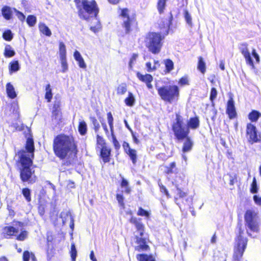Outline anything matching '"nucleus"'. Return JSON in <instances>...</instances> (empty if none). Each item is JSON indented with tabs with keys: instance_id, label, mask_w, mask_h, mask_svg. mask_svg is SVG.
<instances>
[{
	"instance_id": "6e6552de",
	"label": "nucleus",
	"mask_w": 261,
	"mask_h": 261,
	"mask_svg": "<svg viewBox=\"0 0 261 261\" xmlns=\"http://www.w3.org/2000/svg\"><path fill=\"white\" fill-rule=\"evenodd\" d=\"M257 213L254 210H249L246 212V222L251 231L257 232L258 225L257 222Z\"/></svg>"
},
{
	"instance_id": "3c124183",
	"label": "nucleus",
	"mask_w": 261,
	"mask_h": 261,
	"mask_svg": "<svg viewBox=\"0 0 261 261\" xmlns=\"http://www.w3.org/2000/svg\"><path fill=\"white\" fill-rule=\"evenodd\" d=\"M138 57V55L137 54H133L129 60L128 66L129 69H132L133 66L136 62L137 59Z\"/></svg>"
},
{
	"instance_id": "37998d69",
	"label": "nucleus",
	"mask_w": 261,
	"mask_h": 261,
	"mask_svg": "<svg viewBox=\"0 0 261 261\" xmlns=\"http://www.w3.org/2000/svg\"><path fill=\"white\" fill-rule=\"evenodd\" d=\"M184 17L187 23L190 27H192V17L188 11L186 10L184 11Z\"/></svg>"
},
{
	"instance_id": "e2e57ef3",
	"label": "nucleus",
	"mask_w": 261,
	"mask_h": 261,
	"mask_svg": "<svg viewBox=\"0 0 261 261\" xmlns=\"http://www.w3.org/2000/svg\"><path fill=\"white\" fill-rule=\"evenodd\" d=\"M31 256V253L28 251H24L23 253V261H29L30 258Z\"/></svg>"
},
{
	"instance_id": "774afa93",
	"label": "nucleus",
	"mask_w": 261,
	"mask_h": 261,
	"mask_svg": "<svg viewBox=\"0 0 261 261\" xmlns=\"http://www.w3.org/2000/svg\"><path fill=\"white\" fill-rule=\"evenodd\" d=\"M123 147L125 153L132 150V149L130 147L128 143L124 142L123 144Z\"/></svg>"
},
{
	"instance_id": "1a4fd4ad",
	"label": "nucleus",
	"mask_w": 261,
	"mask_h": 261,
	"mask_svg": "<svg viewBox=\"0 0 261 261\" xmlns=\"http://www.w3.org/2000/svg\"><path fill=\"white\" fill-rule=\"evenodd\" d=\"M260 61V58L258 54L256 53L255 49H252L251 53H250L246 49V61L247 64L249 65L251 69L253 70L255 74H258V71L256 69L254 64L258 63Z\"/></svg>"
},
{
	"instance_id": "f8f14e48",
	"label": "nucleus",
	"mask_w": 261,
	"mask_h": 261,
	"mask_svg": "<svg viewBox=\"0 0 261 261\" xmlns=\"http://www.w3.org/2000/svg\"><path fill=\"white\" fill-rule=\"evenodd\" d=\"M128 10L126 8L121 10V16L123 19L122 27L125 29V33H128L130 32V26L133 19L130 18L128 14Z\"/></svg>"
},
{
	"instance_id": "393cba45",
	"label": "nucleus",
	"mask_w": 261,
	"mask_h": 261,
	"mask_svg": "<svg viewBox=\"0 0 261 261\" xmlns=\"http://www.w3.org/2000/svg\"><path fill=\"white\" fill-rule=\"evenodd\" d=\"M17 230L13 226L5 227L4 229V233L5 237L8 238V236H13L15 233L17 232Z\"/></svg>"
},
{
	"instance_id": "4be33fe9",
	"label": "nucleus",
	"mask_w": 261,
	"mask_h": 261,
	"mask_svg": "<svg viewBox=\"0 0 261 261\" xmlns=\"http://www.w3.org/2000/svg\"><path fill=\"white\" fill-rule=\"evenodd\" d=\"M6 92L8 96L11 99H14L17 96L14 88L10 83H8L6 85Z\"/></svg>"
},
{
	"instance_id": "4468645a",
	"label": "nucleus",
	"mask_w": 261,
	"mask_h": 261,
	"mask_svg": "<svg viewBox=\"0 0 261 261\" xmlns=\"http://www.w3.org/2000/svg\"><path fill=\"white\" fill-rule=\"evenodd\" d=\"M100 156L102 158L103 162L108 163L110 162V156L111 154V149L106 147H103L100 149Z\"/></svg>"
},
{
	"instance_id": "0eeeda50",
	"label": "nucleus",
	"mask_w": 261,
	"mask_h": 261,
	"mask_svg": "<svg viewBox=\"0 0 261 261\" xmlns=\"http://www.w3.org/2000/svg\"><path fill=\"white\" fill-rule=\"evenodd\" d=\"M158 92L164 101L172 103L179 96V89L176 85L163 86L158 89Z\"/></svg>"
},
{
	"instance_id": "7c9ffc66",
	"label": "nucleus",
	"mask_w": 261,
	"mask_h": 261,
	"mask_svg": "<svg viewBox=\"0 0 261 261\" xmlns=\"http://www.w3.org/2000/svg\"><path fill=\"white\" fill-rule=\"evenodd\" d=\"M261 116V113L259 112L253 110L248 115L249 119L252 122H256L258 118Z\"/></svg>"
},
{
	"instance_id": "5701e85b",
	"label": "nucleus",
	"mask_w": 261,
	"mask_h": 261,
	"mask_svg": "<svg viewBox=\"0 0 261 261\" xmlns=\"http://www.w3.org/2000/svg\"><path fill=\"white\" fill-rule=\"evenodd\" d=\"M137 77L142 82L145 84L147 83H151L153 81V77L151 74H146L145 75L142 74L140 72L137 73Z\"/></svg>"
},
{
	"instance_id": "864d4df0",
	"label": "nucleus",
	"mask_w": 261,
	"mask_h": 261,
	"mask_svg": "<svg viewBox=\"0 0 261 261\" xmlns=\"http://www.w3.org/2000/svg\"><path fill=\"white\" fill-rule=\"evenodd\" d=\"M111 133L112 139V142H113L114 146L116 150H118L120 147L119 143L117 141L116 137H115V136L114 135V132H113V133Z\"/></svg>"
},
{
	"instance_id": "aec40b11",
	"label": "nucleus",
	"mask_w": 261,
	"mask_h": 261,
	"mask_svg": "<svg viewBox=\"0 0 261 261\" xmlns=\"http://www.w3.org/2000/svg\"><path fill=\"white\" fill-rule=\"evenodd\" d=\"M138 261H156L154 257L152 254H138L136 255Z\"/></svg>"
},
{
	"instance_id": "c03bdc74",
	"label": "nucleus",
	"mask_w": 261,
	"mask_h": 261,
	"mask_svg": "<svg viewBox=\"0 0 261 261\" xmlns=\"http://www.w3.org/2000/svg\"><path fill=\"white\" fill-rule=\"evenodd\" d=\"M37 18L34 15H29L27 18V22L30 27H33L36 23Z\"/></svg>"
},
{
	"instance_id": "f3484780",
	"label": "nucleus",
	"mask_w": 261,
	"mask_h": 261,
	"mask_svg": "<svg viewBox=\"0 0 261 261\" xmlns=\"http://www.w3.org/2000/svg\"><path fill=\"white\" fill-rule=\"evenodd\" d=\"M164 172L167 174H175L178 171L175 162H173L164 166Z\"/></svg>"
},
{
	"instance_id": "5fc2aeb1",
	"label": "nucleus",
	"mask_w": 261,
	"mask_h": 261,
	"mask_svg": "<svg viewBox=\"0 0 261 261\" xmlns=\"http://www.w3.org/2000/svg\"><path fill=\"white\" fill-rule=\"evenodd\" d=\"M96 20V25L95 26H91L90 27V30L93 32L94 33L98 32L101 29V24L99 21H98L97 19Z\"/></svg>"
},
{
	"instance_id": "bb28decb",
	"label": "nucleus",
	"mask_w": 261,
	"mask_h": 261,
	"mask_svg": "<svg viewBox=\"0 0 261 261\" xmlns=\"http://www.w3.org/2000/svg\"><path fill=\"white\" fill-rule=\"evenodd\" d=\"M224 179L225 181H228L230 186H233L234 184L237 181L236 174L234 173L225 175L224 177Z\"/></svg>"
},
{
	"instance_id": "052dcab7",
	"label": "nucleus",
	"mask_w": 261,
	"mask_h": 261,
	"mask_svg": "<svg viewBox=\"0 0 261 261\" xmlns=\"http://www.w3.org/2000/svg\"><path fill=\"white\" fill-rule=\"evenodd\" d=\"M146 67L147 68V70L148 72H152L156 69V66L155 65H153V66H151V63L150 62H147L146 63Z\"/></svg>"
},
{
	"instance_id": "79ce46f5",
	"label": "nucleus",
	"mask_w": 261,
	"mask_h": 261,
	"mask_svg": "<svg viewBox=\"0 0 261 261\" xmlns=\"http://www.w3.org/2000/svg\"><path fill=\"white\" fill-rule=\"evenodd\" d=\"M61 67H62V72L63 73L66 72L68 69V65L67 62V59L66 58H60Z\"/></svg>"
},
{
	"instance_id": "9b49d317",
	"label": "nucleus",
	"mask_w": 261,
	"mask_h": 261,
	"mask_svg": "<svg viewBox=\"0 0 261 261\" xmlns=\"http://www.w3.org/2000/svg\"><path fill=\"white\" fill-rule=\"evenodd\" d=\"M136 240L137 245L135 247V250L141 252L149 250V246L147 244V238L144 236H136Z\"/></svg>"
},
{
	"instance_id": "f03ea898",
	"label": "nucleus",
	"mask_w": 261,
	"mask_h": 261,
	"mask_svg": "<svg viewBox=\"0 0 261 261\" xmlns=\"http://www.w3.org/2000/svg\"><path fill=\"white\" fill-rule=\"evenodd\" d=\"M53 150L55 155L61 160L73 154L75 156L76 145L72 137L59 135L54 139Z\"/></svg>"
},
{
	"instance_id": "2eb2a0df",
	"label": "nucleus",
	"mask_w": 261,
	"mask_h": 261,
	"mask_svg": "<svg viewBox=\"0 0 261 261\" xmlns=\"http://www.w3.org/2000/svg\"><path fill=\"white\" fill-rule=\"evenodd\" d=\"M73 57L75 61L77 62L78 65L80 68L83 69L86 68V64L85 63L83 58L79 51L75 50L74 52Z\"/></svg>"
},
{
	"instance_id": "c9c22d12",
	"label": "nucleus",
	"mask_w": 261,
	"mask_h": 261,
	"mask_svg": "<svg viewBox=\"0 0 261 261\" xmlns=\"http://www.w3.org/2000/svg\"><path fill=\"white\" fill-rule=\"evenodd\" d=\"M59 56L60 58L66 57V46L63 42L59 43Z\"/></svg>"
},
{
	"instance_id": "680f3d73",
	"label": "nucleus",
	"mask_w": 261,
	"mask_h": 261,
	"mask_svg": "<svg viewBox=\"0 0 261 261\" xmlns=\"http://www.w3.org/2000/svg\"><path fill=\"white\" fill-rule=\"evenodd\" d=\"M13 10L16 12V15L19 20L23 21L25 19V16L22 13L17 10L15 8H13Z\"/></svg>"
},
{
	"instance_id": "f704fd0d",
	"label": "nucleus",
	"mask_w": 261,
	"mask_h": 261,
	"mask_svg": "<svg viewBox=\"0 0 261 261\" xmlns=\"http://www.w3.org/2000/svg\"><path fill=\"white\" fill-rule=\"evenodd\" d=\"M45 91V98L47 99V102H50L53 97L52 90L50 84H48L46 86Z\"/></svg>"
},
{
	"instance_id": "13d9d810",
	"label": "nucleus",
	"mask_w": 261,
	"mask_h": 261,
	"mask_svg": "<svg viewBox=\"0 0 261 261\" xmlns=\"http://www.w3.org/2000/svg\"><path fill=\"white\" fill-rule=\"evenodd\" d=\"M28 236V232L25 230L22 231L20 233L17 237V240L19 241L24 240Z\"/></svg>"
},
{
	"instance_id": "0e129e2a",
	"label": "nucleus",
	"mask_w": 261,
	"mask_h": 261,
	"mask_svg": "<svg viewBox=\"0 0 261 261\" xmlns=\"http://www.w3.org/2000/svg\"><path fill=\"white\" fill-rule=\"evenodd\" d=\"M253 199L256 205H261V197L255 195L253 197Z\"/></svg>"
},
{
	"instance_id": "338daca9",
	"label": "nucleus",
	"mask_w": 261,
	"mask_h": 261,
	"mask_svg": "<svg viewBox=\"0 0 261 261\" xmlns=\"http://www.w3.org/2000/svg\"><path fill=\"white\" fill-rule=\"evenodd\" d=\"M179 83L182 85H188V79L187 77H186V76L182 77L180 79V80L179 81Z\"/></svg>"
},
{
	"instance_id": "b1692460",
	"label": "nucleus",
	"mask_w": 261,
	"mask_h": 261,
	"mask_svg": "<svg viewBox=\"0 0 261 261\" xmlns=\"http://www.w3.org/2000/svg\"><path fill=\"white\" fill-rule=\"evenodd\" d=\"M39 31L46 36L50 37L51 32L49 28L44 23H40L39 25Z\"/></svg>"
},
{
	"instance_id": "6ab92c4d",
	"label": "nucleus",
	"mask_w": 261,
	"mask_h": 261,
	"mask_svg": "<svg viewBox=\"0 0 261 261\" xmlns=\"http://www.w3.org/2000/svg\"><path fill=\"white\" fill-rule=\"evenodd\" d=\"M13 10L9 6H5L2 9V13L3 17L7 20H10L12 18Z\"/></svg>"
},
{
	"instance_id": "de8ad7c7",
	"label": "nucleus",
	"mask_w": 261,
	"mask_h": 261,
	"mask_svg": "<svg viewBox=\"0 0 261 261\" xmlns=\"http://www.w3.org/2000/svg\"><path fill=\"white\" fill-rule=\"evenodd\" d=\"M13 34L11 30L5 31L3 34V38L7 41H11L13 39Z\"/></svg>"
},
{
	"instance_id": "a211bd4d",
	"label": "nucleus",
	"mask_w": 261,
	"mask_h": 261,
	"mask_svg": "<svg viewBox=\"0 0 261 261\" xmlns=\"http://www.w3.org/2000/svg\"><path fill=\"white\" fill-rule=\"evenodd\" d=\"M61 217L62 219V221L64 224L66 223L67 219L69 218L70 220V227L71 229H73L74 227L73 219L71 216V215L69 212H62L60 214Z\"/></svg>"
},
{
	"instance_id": "dca6fc26",
	"label": "nucleus",
	"mask_w": 261,
	"mask_h": 261,
	"mask_svg": "<svg viewBox=\"0 0 261 261\" xmlns=\"http://www.w3.org/2000/svg\"><path fill=\"white\" fill-rule=\"evenodd\" d=\"M185 141L184 143L182 149V151L184 153L190 151L192 150L193 146V142L189 136H187L185 138Z\"/></svg>"
},
{
	"instance_id": "4d7b16f0",
	"label": "nucleus",
	"mask_w": 261,
	"mask_h": 261,
	"mask_svg": "<svg viewBox=\"0 0 261 261\" xmlns=\"http://www.w3.org/2000/svg\"><path fill=\"white\" fill-rule=\"evenodd\" d=\"M137 214L139 216H145L146 217H148L150 215L148 212L144 210L142 207H140L139 208Z\"/></svg>"
},
{
	"instance_id": "a18cd8bd",
	"label": "nucleus",
	"mask_w": 261,
	"mask_h": 261,
	"mask_svg": "<svg viewBox=\"0 0 261 261\" xmlns=\"http://www.w3.org/2000/svg\"><path fill=\"white\" fill-rule=\"evenodd\" d=\"M97 147L99 149L106 146L105 140L98 135H97Z\"/></svg>"
},
{
	"instance_id": "8fccbe9b",
	"label": "nucleus",
	"mask_w": 261,
	"mask_h": 261,
	"mask_svg": "<svg viewBox=\"0 0 261 261\" xmlns=\"http://www.w3.org/2000/svg\"><path fill=\"white\" fill-rule=\"evenodd\" d=\"M135 225L139 232V236H144V226L142 222L139 220Z\"/></svg>"
},
{
	"instance_id": "a19ab883",
	"label": "nucleus",
	"mask_w": 261,
	"mask_h": 261,
	"mask_svg": "<svg viewBox=\"0 0 261 261\" xmlns=\"http://www.w3.org/2000/svg\"><path fill=\"white\" fill-rule=\"evenodd\" d=\"M107 119H108V122L109 124V125L110 128L111 133H112L114 132V125H113V117L111 113V112H109L107 113Z\"/></svg>"
},
{
	"instance_id": "72a5a7b5",
	"label": "nucleus",
	"mask_w": 261,
	"mask_h": 261,
	"mask_svg": "<svg viewBox=\"0 0 261 261\" xmlns=\"http://www.w3.org/2000/svg\"><path fill=\"white\" fill-rule=\"evenodd\" d=\"M78 129L81 135H85L87 133V126L84 121H82L79 122Z\"/></svg>"
},
{
	"instance_id": "423d86ee",
	"label": "nucleus",
	"mask_w": 261,
	"mask_h": 261,
	"mask_svg": "<svg viewBox=\"0 0 261 261\" xmlns=\"http://www.w3.org/2000/svg\"><path fill=\"white\" fill-rule=\"evenodd\" d=\"M163 39L160 33L154 32L148 33L146 38L145 43L149 51L153 54H159L162 46Z\"/></svg>"
},
{
	"instance_id": "58836bf2",
	"label": "nucleus",
	"mask_w": 261,
	"mask_h": 261,
	"mask_svg": "<svg viewBox=\"0 0 261 261\" xmlns=\"http://www.w3.org/2000/svg\"><path fill=\"white\" fill-rule=\"evenodd\" d=\"M167 1V0H158L157 7L160 14H162L164 12Z\"/></svg>"
},
{
	"instance_id": "c85d7f7f",
	"label": "nucleus",
	"mask_w": 261,
	"mask_h": 261,
	"mask_svg": "<svg viewBox=\"0 0 261 261\" xmlns=\"http://www.w3.org/2000/svg\"><path fill=\"white\" fill-rule=\"evenodd\" d=\"M164 63L165 66V71L166 73H170L174 68V63L170 59H166L164 60Z\"/></svg>"
},
{
	"instance_id": "473e14b6",
	"label": "nucleus",
	"mask_w": 261,
	"mask_h": 261,
	"mask_svg": "<svg viewBox=\"0 0 261 261\" xmlns=\"http://www.w3.org/2000/svg\"><path fill=\"white\" fill-rule=\"evenodd\" d=\"M15 54V51L12 49V47L7 45L5 46L4 55L7 58H11Z\"/></svg>"
},
{
	"instance_id": "9d476101",
	"label": "nucleus",
	"mask_w": 261,
	"mask_h": 261,
	"mask_svg": "<svg viewBox=\"0 0 261 261\" xmlns=\"http://www.w3.org/2000/svg\"><path fill=\"white\" fill-rule=\"evenodd\" d=\"M246 134L248 141L250 143L253 144L259 141L260 139L257 135L256 128L254 125L251 123L247 124Z\"/></svg>"
},
{
	"instance_id": "412c9836",
	"label": "nucleus",
	"mask_w": 261,
	"mask_h": 261,
	"mask_svg": "<svg viewBox=\"0 0 261 261\" xmlns=\"http://www.w3.org/2000/svg\"><path fill=\"white\" fill-rule=\"evenodd\" d=\"M187 125L189 129H196L199 126V120L197 117L190 118Z\"/></svg>"
},
{
	"instance_id": "ea45409f",
	"label": "nucleus",
	"mask_w": 261,
	"mask_h": 261,
	"mask_svg": "<svg viewBox=\"0 0 261 261\" xmlns=\"http://www.w3.org/2000/svg\"><path fill=\"white\" fill-rule=\"evenodd\" d=\"M22 194L28 202L31 201V190L28 188H23L22 190Z\"/></svg>"
},
{
	"instance_id": "603ef678",
	"label": "nucleus",
	"mask_w": 261,
	"mask_h": 261,
	"mask_svg": "<svg viewBox=\"0 0 261 261\" xmlns=\"http://www.w3.org/2000/svg\"><path fill=\"white\" fill-rule=\"evenodd\" d=\"M90 119L94 126L95 132H97L100 128V125L98 121L94 117H90Z\"/></svg>"
},
{
	"instance_id": "bf43d9fd",
	"label": "nucleus",
	"mask_w": 261,
	"mask_h": 261,
	"mask_svg": "<svg viewBox=\"0 0 261 261\" xmlns=\"http://www.w3.org/2000/svg\"><path fill=\"white\" fill-rule=\"evenodd\" d=\"M159 186H160V191L162 193H164L168 198H170V195L168 192V191L167 190V189H166V188L163 186V185H162L161 184H159Z\"/></svg>"
},
{
	"instance_id": "7ed1b4c3",
	"label": "nucleus",
	"mask_w": 261,
	"mask_h": 261,
	"mask_svg": "<svg viewBox=\"0 0 261 261\" xmlns=\"http://www.w3.org/2000/svg\"><path fill=\"white\" fill-rule=\"evenodd\" d=\"M245 221V211L242 208H239L238 211V224L236 228L237 238L236 246L234 249V261H240L245 250V240L244 239V229L243 226Z\"/></svg>"
},
{
	"instance_id": "20e7f679",
	"label": "nucleus",
	"mask_w": 261,
	"mask_h": 261,
	"mask_svg": "<svg viewBox=\"0 0 261 261\" xmlns=\"http://www.w3.org/2000/svg\"><path fill=\"white\" fill-rule=\"evenodd\" d=\"M74 2L81 18L88 20L90 17H94L97 20L99 8L95 1L75 0Z\"/></svg>"
},
{
	"instance_id": "4c0bfd02",
	"label": "nucleus",
	"mask_w": 261,
	"mask_h": 261,
	"mask_svg": "<svg viewBox=\"0 0 261 261\" xmlns=\"http://www.w3.org/2000/svg\"><path fill=\"white\" fill-rule=\"evenodd\" d=\"M258 186L257 184V181L255 177H253V181L251 184L250 192L252 194H256L258 191Z\"/></svg>"
},
{
	"instance_id": "cd10ccee",
	"label": "nucleus",
	"mask_w": 261,
	"mask_h": 261,
	"mask_svg": "<svg viewBox=\"0 0 261 261\" xmlns=\"http://www.w3.org/2000/svg\"><path fill=\"white\" fill-rule=\"evenodd\" d=\"M197 69L201 72V73H205L206 71V65L203 58L201 57H199L198 58Z\"/></svg>"
},
{
	"instance_id": "69168bd1",
	"label": "nucleus",
	"mask_w": 261,
	"mask_h": 261,
	"mask_svg": "<svg viewBox=\"0 0 261 261\" xmlns=\"http://www.w3.org/2000/svg\"><path fill=\"white\" fill-rule=\"evenodd\" d=\"M117 200L121 206H123L124 205L123 203V197L122 195L117 194L116 196Z\"/></svg>"
},
{
	"instance_id": "09e8293b",
	"label": "nucleus",
	"mask_w": 261,
	"mask_h": 261,
	"mask_svg": "<svg viewBox=\"0 0 261 261\" xmlns=\"http://www.w3.org/2000/svg\"><path fill=\"white\" fill-rule=\"evenodd\" d=\"M70 255L72 261H75L77 255V251L74 243L71 244V245Z\"/></svg>"
},
{
	"instance_id": "6e6d98bb",
	"label": "nucleus",
	"mask_w": 261,
	"mask_h": 261,
	"mask_svg": "<svg viewBox=\"0 0 261 261\" xmlns=\"http://www.w3.org/2000/svg\"><path fill=\"white\" fill-rule=\"evenodd\" d=\"M217 95V91L216 89L214 87L212 88L211 90V93H210V100L213 101H214Z\"/></svg>"
},
{
	"instance_id": "2f4dec72",
	"label": "nucleus",
	"mask_w": 261,
	"mask_h": 261,
	"mask_svg": "<svg viewBox=\"0 0 261 261\" xmlns=\"http://www.w3.org/2000/svg\"><path fill=\"white\" fill-rule=\"evenodd\" d=\"M9 70L11 72H16L20 69V65L18 61H14L9 64Z\"/></svg>"
},
{
	"instance_id": "ddd939ff",
	"label": "nucleus",
	"mask_w": 261,
	"mask_h": 261,
	"mask_svg": "<svg viewBox=\"0 0 261 261\" xmlns=\"http://www.w3.org/2000/svg\"><path fill=\"white\" fill-rule=\"evenodd\" d=\"M226 113L230 119H234L237 116L234 101L231 95L229 96V98L227 102Z\"/></svg>"
},
{
	"instance_id": "e433bc0d",
	"label": "nucleus",
	"mask_w": 261,
	"mask_h": 261,
	"mask_svg": "<svg viewBox=\"0 0 261 261\" xmlns=\"http://www.w3.org/2000/svg\"><path fill=\"white\" fill-rule=\"evenodd\" d=\"M126 153L128 155L133 164L135 165L136 164L137 159L136 150L135 149H132V150L127 152Z\"/></svg>"
},
{
	"instance_id": "c756f323",
	"label": "nucleus",
	"mask_w": 261,
	"mask_h": 261,
	"mask_svg": "<svg viewBox=\"0 0 261 261\" xmlns=\"http://www.w3.org/2000/svg\"><path fill=\"white\" fill-rule=\"evenodd\" d=\"M172 184L176 187L177 190V195L179 198H183L186 196V193L182 191V190L180 189V184L178 183L176 179H174L173 181H172Z\"/></svg>"
},
{
	"instance_id": "f257e3e1",
	"label": "nucleus",
	"mask_w": 261,
	"mask_h": 261,
	"mask_svg": "<svg viewBox=\"0 0 261 261\" xmlns=\"http://www.w3.org/2000/svg\"><path fill=\"white\" fill-rule=\"evenodd\" d=\"M25 149L17 152L19 161L21 165L20 169V178L23 182L29 181L30 184L36 181V176L34 175V171H32L31 167L33 164L34 158V143L32 137L28 138L25 144Z\"/></svg>"
},
{
	"instance_id": "39448f33",
	"label": "nucleus",
	"mask_w": 261,
	"mask_h": 261,
	"mask_svg": "<svg viewBox=\"0 0 261 261\" xmlns=\"http://www.w3.org/2000/svg\"><path fill=\"white\" fill-rule=\"evenodd\" d=\"M172 129L175 138L178 141H182L188 136L190 129L184 122L182 117L179 114L176 115L175 122L172 125Z\"/></svg>"
},
{
	"instance_id": "49530a36",
	"label": "nucleus",
	"mask_w": 261,
	"mask_h": 261,
	"mask_svg": "<svg viewBox=\"0 0 261 261\" xmlns=\"http://www.w3.org/2000/svg\"><path fill=\"white\" fill-rule=\"evenodd\" d=\"M127 91L126 86L125 84H121L119 85L117 89V93L119 95H123Z\"/></svg>"
},
{
	"instance_id": "a878e982",
	"label": "nucleus",
	"mask_w": 261,
	"mask_h": 261,
	"mask_svg": "<svg viewBox=\"0 0 261 261\" xmlns=\"http://www.w3.org/2000/svg\"><path fill=\"white\" fill-rule=\"evenodd\" d=\"M135 101V98L133 94L130 92H128V96L124 100L125 105L128 107H132L134 105Z\"/></svg>"
}]
</instances>
